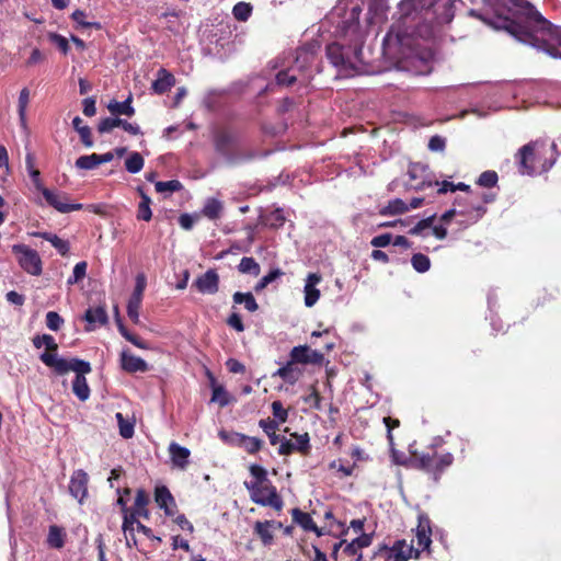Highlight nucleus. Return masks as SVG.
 Listing matches in <instances>:
<instances>
[{
	"mask_svg": "<svg viewBox=\"0 0 561 561\" xmlns=\"http://www.w3.org/2000/svg\"><path fill=\"white\" fill-rule=\"evenodd\" d=\"M138 192L140 194L141 201L138 205L137 210V219L150 221L152 217V211L150 208L151 199L150 197L142 191L141 187H138Z\"/></svg>",
	"mask_w": 561,
	"mask_h": 561,
	"instance_id": "obj_32",
	"label": "nucleus"
},
{
	"mask_svg": "<svg viewBox=\"0 0 561 561\" xmlns=\"http://www.w3.org/2000/svg\"><path fill=\"white\" fill-rule=\"evenodd\" d=\"M42 194L46 203L61 214H68L83 208V205L80 203H69V196L65 192L43 188Z\"/></svg>",
	"mask_w": 561,
	"mask_h": 561,
	"instance_id": "obj_9",
	"label": "nucleus"
},
{
	"mask_svg": "<svg viewBox=\"0 0 561 561\" xmlns=\"http://www.w3.org/2000/svg\"><path fill=\"white\" fill-rule=\"evenodd\" d=\"M238 271L241 274H249L252 276H259L261 273L260 264L251 256H244L241 259Z\"/></svg>",
	"mask_w": 561,
	"mask_h": 561,
	"instance_id": "obj_37",
	"label": "nucleus"
},
{
	"mask_svg": "<svg viewBox=\"0 0 561 561\" xmlns=\"http://www.w3.org/2000/svg\"><path fill=\"white\" fill-rule=\"evenodd\" d=\"M138 515L135 514L131 510L127 511V512H124L123 513V525H122V529L125 534L129 533L130 535V540L133 541V545L136 546L137 545V540H136V537L134 535V525L137 523H140L138 520Z\"/></svg>",
	"mask_w": 561,
	"mask_h": 561,
	"instance_id": "obj_35",
	"label": "nucleus"
},
{
	"mask_svg": "<svg viewBox=\"0 0 561 561\" xmlns=\"http://www.w3.org/2000/svg\"><path fill=\"white\" fill-rule=\"evenodd\" d=\"M513 5L519 9V14L524 18V23L504 18L501 19L499 28H503L523 43L536 45L538 38L533 34V28L540 32H549L552 24L545 19L536 8L526 0H510Z\"/></svg>",
	"mask_w": 561,
	"mask_h": 561,
	"instance_id": "obj_1",
	"label": "nucleus"
},
{
	"mask_svg": "<svg viewBox=\"0 0 561 561\" xmlns=\"http://www.w3.org/2000/svg\"><path fill=\"white\" fill-rule=\"evenodd\" d=\"M294 362L290 359L284 365L283 367L278 368L274 376H278L282 378L285 382L289 385H294L300 377L301 370L298 369Z\"/></svg>",
	"mask_w": 561,
	"mask_h": 561,
	"instance_id": "obj_25",
	"label": "nucleus"
},
{
	"mask_svg": "<svg viewBox=\"0 0 561 561\" xmlns=\"http://www.w3.org/2000/svg\"><path fill=\"white\" fill-rule=\"evenodd\" d=\"M211 402H217L221 408L227 407L231 402L230 394L222 385L214 386Z\"/></svg>",
	"mask_w": 561,
	"mask_h": 561,
	"instance_id": "obj_43",
	"label": "nucleus"
},
{
	"mask_svg": "<svg viewBox=\"0 0 561 561\" xmlns=\"http://www.w3.org/2000/svg\"><path fill=\"white\" fill-rule=\"evenodd\" d=\"M154 502L164 511L167 516H174L176 503L170 490L165 485H159L154 489Z\"/></svg>",
	"mask_w": 561,
	"mask_h": 561,
	"instance_id": "obj_15",
	"label": "nucleus"
},
{
	"mask_svg": "<svg viewBox=\"0 0 561 561\" xmlns=\"http://www.w3.org/2000/svg\"><path fill=\"white\" fill-rule=\"evenodd\" d=\"M33 237L42 238L51 243V245L58 251V253L62 256H66L70 250V244L67 240L59 238L57 234L51 232H31Z\"/></svg>",
	"mask_w": 561,
	"mask_h": 561,
	"instance_id": "obj_24",
	"label": "nucleus"
},
{
	"mask_svg": "<svg viewBox=\"0 0 561 561\" xmlns=\"http://www.w3.org/2000/svg\"><path fill=\"white\" fill-rule=\"evenodd\" d=\"M149 501L150 500L147 492L144 489H138L136 492L135 503L131 511L139 517L148 519L149 511L147 510V505L149 504Z\"/></svg>",
	"mask_w": 561,
	"mask_h": 561,
	"instance_id": "obj_28",
	"label": "nucleus"
},
{
	"mask_svg": "<svg viewBox=\"0 0 561 561\" xmlns=\"http://www.w3.org/2000/svg\"><path fill=\"white\" fill-rule=\"evenodd\" d=\"M411 264L417 273H425L431 268V260L423 253H415L411 257Z\"/></svg>",
	"mask_w": 561,
	"mask_h": 561,
	"instance_id": "obj_45",
	"label": "nucleus"
},
{
	"mask_svg": "<svg viewBox=\"0 0 561 561\" xmlns=\"http://www.w3.org/2000/svg\"><path fill=\"white\" fill-rule=\"evenodd\" d=\"M122 368L130 374L145 373L148 370V364L145 359L139 356L133 355L127 351H123L121 354Z\"/></svg>",
	"mask_w": 561,
	"mask_h": 561,
	"instance_id": "obj_18",
	"label": "nucleus"
},
{
	"mask_svg": "<svg viewBox=\"0 0 561 561\" xmlns=\"http://www.w3.org/2000/svg\"><path fill=\"white\" fill-rule=\"evenodd\" d=\"M48 39L55 44L64 55L68 54L70 47L68 39L65 36L57 33H48Z\"/></svg>",
	"mask_w": 561,
	"mask_h": 561,
	"instance_id": "obj_54",
	"label": "nucleus"
},
{
	"mask_svg": "<svg viewBox=\"0 0 561 561\" xmlns=\"http://www.w3.org/2000/svg\"><path fill=\"white\" fill-rule=\"evenodd\" d=\"M28 102H30V90L27 88H23L19 94L18 113H19L20 124L24 129L27 128L26 110H27Z\"/></svg>",
	"mask_w": 561,
	"mask_h": 561,
	"instance_id": "obj_31",
	"label": "nucleus"
},
{
	"mask_svg": "<svg viewBox=\"0 0 561 561\" xmlns=\"http://www.w3.org/2000/svg\"><path fill=\"white\" fill-rule=\"evenodd\" d=\"M415 537L417 545L415 549H420L421 553L426 552L430 556L432 543V523L426 514L419 515Z\"/></svg>",
	"mask_w": 561,
	"mask_h": 561,
	"instance_id": "obj_12",
	"label": "nucleus"
},
{
	"mask_svg": "<svg viewBox=\"0 0 561 561\" xmlns=\"http://www.w3.org/2000/svg\"><path fill=\"white\" fill-rule=\"evenodd\" d=\"M325 54L330 62L335 67H347L350 65L344 47L336 42L327 45Z\"/></svg>",
	"mask_w": 561,
	"mask_h": 561,
	"instance_id": "obj_22",
	"label": "nucleus"
},
{
	"mask_svg": "<svg viewBox=\"0 0 561 561\" xmlns=\"http://www.w3.org/2000/svg\"><path fill=\"white\" fill-rule=\"evenodd\" d=\"M231 443L243 448L250 455L259 453L264 444L263 440L257 437L241 433H234Z\"/></svg>",
	"mask_w": 561,
	"mask_h": 561,
	"instance_id": "obj_19",
	"label": "nucleus"
},
{
	"mask_svg": "<svg viewBox=\"0 0 561 561\" xmlns=\"http://www.w3.org/2000/svg\"><path fill=\"white\" fill-rule=\"evenodd\" d=\"M116 420L119 427V434L124 438H130L134 435V424L126 420L121 412L116 413Z\"/></svg>",
	"mask_w": 561,
	"mask_h": 561,
	"instance_id": "obj_48",
	"label": "nucleus"
},
{
	"mask_svg": "<svg viewBox=\"0 0 561 561\" xmlns=\"http://www.w3.org/2000/svg\"><path fill=\"white\" fill-rule=\"evenodd\" d=\"M116 127L123 128L126 133L133 136L142 135V131L138 124L130 123L119 117H116Z\"/></svg>",
	"mask_w": 561,
	"mask_h": 561,
	"instance_id": "obj_56",
	"label": "nucleus"
},
{
	"mask_svg": "<svg viewBox=\"0 0 561 561\" xmlns=\"http://www.w3.org/2000/svg\"><path fill=\"white\" fill-rule=\"evenodd\" d=\"M278 422H276L275 420H272L270 417L265 419V420H260L259 422V426L263 430V432L267 435L268 439H270V444L271 445H276V444H280L282 443V438L280 435L276 434V430L278 428Z\"/></svg>",
	"mask_w": 561,
	"mask_h": 561,
	"instance_id": "obj_29",
	"label": "nucleus"
},
{
	"mask_svg": "<svg viewBox=\"0 0 561 561\" xmlns=\"http://www.w3.org/2000/svg\"><path fill=\"white\" fill-rule=\"evenodd\" d=\"M169 453L173 465L180 469H185L188 465L191 451L188 448L172 442L169 446Z\"/></svg>",
	"mask_w": 561,
	"mask_h": 561,
	"instance_id": "obj_23",
	"label": "nucleus"
},
{
	"mask_svg": "<svg viewBox=\"0 0 561 561\" xmlns=\"http://www.w3.org/2000/svg\"><path fill=\"white\" fill-rule=\"evenodd\" d=\"M293 522L301 527L305 531H313L318 537L324 535L323 528L317 526L309 513L302 512L300 508L295 507L290 512Z\"/></svg>",
	"mask_w": 561,
	"mask_h": 561,
	"instance_id": "obj_16",
	"label": "nucleus"
},
{
	"mask_svg": "<svg viewBox=\"0 0 561 561\" xmlns=\"http://www.w3.org/2000/svg\"><path fill=\"white\" fill-rule=\"evenodd\" d=\"M147 279L144 274H138L131 296L127 304V314L133 323H139V310L142 302L144 291L146 289Z\"/></svg>",
	"mask_w": 561,
	"mask_h": 561,
	"instance_id": "obj_11",
	"label": "nucleus"
},
{
	"mask_svg": "<svg viewBox=\"0 0 561 561\" xmlns=\"http://www.w3.org/2000/svg\"><path fill=\"white\" fill-rule=\"evenodd\" d=\"M66 534L64 529L57 525L49 526L47 543L56 549H61L65 546Z\"/></svg>",
	"mask_w": 561,
	"mask_h": 561,
	"instance_id": "obj_33",
	"label": "nucleus"
},
{
	"mask_svg": "<svg viewBox=\"0 0 561 561\" xmlns=\"http://www.w3.org/2000/svg\"><path fill=\"white\" fill-rule=\"evenodd\" d=\"M175 84L174 76L164 68L157 71V79L151 84V90L156 94H164Z\"/></svg>",
	"mask_w": 561,
	"mask_h": 561,
	"instance_id": "obj_20",
	"label": "nucleus"
},
{
	"mask_svg": "<svg viewBox=\"0 0 561 561\" xmlns=\"http://www.w3.org/2000/svg\"><path fill=\"white\" fill-rule=\"evenodd\" d=\"M33 164H34L33 157L31 154H27L26 156V165L30 171V176L32 178L35 188L37 191H39L41 193H43V188H46V187L43 185V183L41 181L39 171L37 169H35Z\"/></svg>",
	"mask_w": 561,
	"mask_h": 561,
	"instance_id": "obj_47",
	"label": "nucleus"
},
{
	"mask_svg": "<svg viewBox=\"0 0 561 561\" xmlns=\"http://www.w3.org/2000/svg\"><path fill=\"white\" fill-rule=\"evenodd\" d=\"M274 526V520H257L254 524V534L261 539L264 546H270L273 542L274 536L272 533V527Z\"/></svg>",
	"mask_w": 561,
	"mask_h": 561,
	"instance_id": "obj_26",
	"label": "nucleus"
},
{
	"mask_svg": "<svg viewBox=\"0 0 561 561\" xmlns=\"http://www.w3.org/2000/svg\"><path fill=\"white\" fill-rule=\"evenodd\" d=\"M154 187L158 193L179 192L182 190L183 185L178 180H170V181H159L154 184Z\"/></svg>",
	"mask_w": 561,
	"mask_h": 561,
	"instance_id": "obj_51",
	"label": "nucleus"
},
{
	"mask_svg": "<svg viewBox=\"0 0 561 561\" xmlns=\"http://www.w3.org/2000/svg\"><path fill=\"white\" fill-rule=\"evenodd\" d=\"M114 128H116V117H105L98 124L100 134L111 133Z\"/></svg>",
	"mask_w": 561,
	"mask_h": 561,
	"instance_id": "obj_59",
	"label": "nucleus"
},
{
	"mask_svg": "<svg viewBox=\"0 0 561 561\" xmlns=\"http://www.w3.org/2000/svg\"><path fill=\"white\" fill-rule=\"evenodd\" d=\"M285 273L280 268H274L264 275L254 286L256 293L265 289L271 283L283 276Z\"/></svg>",
	"mask_w": 561,
	"mask_h": 561,
	"instance_id": "obj_38",
	"label": "nucleus"
},
{
	"mask_svg": "<svg viewBox=\"0 0 561 561\" xmlns=\"http://www.w3.org/2000/svg\"><path fill=\"white\" fill-rule=\"evenodd\" d=\"M95 98L89 96L82 101V112L85 116L92 117L96 114Z\"/></svg>",
	"mask_w": 561,
	"mask_h": 561,
	"instance_id": "obj_60",
	"label": "nucleus"
},
{
	"mask_svg": "<svg viewBox=\"0 0 561 561\" xmlns=\"http://www.w3.org/2000/svg\"><path fill=\"white\" fill-rule=\"evenodd\" d=\"M133 98L129 95L125 101L118 102V101H111L107 105V110L113 115H126L128 117H131L135 115V108L131 105Z\"/></svg>",
	"mask_w": 561,
	"mask_h": 561,
	"instance_id": "obj_27",
	"label": "nucleus"
},
{
	"mask_svg": "<svg viewBox=\"0 0 561 561\" xmlns=\"http://www.w3.org/2000/svg\"><path fill=\"white\" fill-rule=\"evenodd\" d=\"M272 413L278 424L285 423L288 417V411L284 408L283 403L278 400L272 402Z\"/></svg>",
	"mask_w": 561,
	"mask_h": 561,
	"instance_id": "obj_53",
	"label": "nucleus"
},
{
	"mask_svg": "<svg viewBox=\"0 0 561 561\" xmlns=\"http://www.w3.org/2000/svg\"><path fill=\"white\" fill-rule=\"evenodd\" d=\"M499 182V175L493 170L482 172L476 183L481 187L492 188L496 186Z\"/></svg>",
	"mask_w": 561,
	"mask_h": 561,
	"instance_id": "obj_42",
	"label": "nucleus"
},
{
	"mask_svg": "<svg viewBox=\"0 0 561 561\" xmlns=\"http://www.w3.org/2000/svg\"><path fill=\"white\" fill-rule=\"evenodd\" d=\"M232 300L234 304L244 305V308L250 312H255L259 309V305L252 295V293H241L237 291L232 296Z\"/></svg>",
	"mask_w": 561,
	"mask_h": 561,
	"instance_id": "obj_36",
	"label": "nucleus"
},
{
	"mask_svg": "<svg viewBox=\"0 0 561 561\" xmlns=\"http://www.w3.org/2000/svg\"><path fill=\"white\" fill-rule=\"evenodd\" d=\"M435 220V215H432L427 218L420 220L414 227L409 230V233L412 236H419L423 230L431 228Z\"/></svg>",
	"mask_w": 561,
	"mask_h": 561,
	"instance_id": "obj_57",
	"label": "nucleus"
},
{
	"mask_svg": "<svg viewBox=\"0 0 561 561\" xmlns=\"http://www.w3.org/2000/svg\"><path fill=\"white\" fill-rule=\"evenodd\" d=\"M64 324V319L56 311H48L46 313V325L51 331H58Z\"/></svg>",
	"mask_w": 561,
	"mask_h": 561,
	"instance_id": "obj_55",
	"label": "nucleus"
},
{
	"mask_svg": "<svg viewBox=\"0 0 561 561\" xmlns=\"http://www.w3.org/2000/svg\"><path fill=\"white\" fill-rule=\"evenodd\" d=\"M290 360L295 364H308L309 358V346L298 345L291 348L289 353Z\"/></svg>",
	"mask_w": 561,
	"mask_h": 561,
	"instance_id": "obj_39",
	"label": "nucleus"
},
{
	"mask_svg": "<svg viewBox=\"0 0 561 561\" xmlns=\"http://www.w3.org/2000/svg\"><path fill=\"white\" fill-rule=\"evenodd\" d=\"M244 486L250 492L252 502L263 506H271L277 511L282 510V497L278 495L277 490L272 482L254 485L248 484V481H245Z\"/></svg>",
	"mask_w": 561,
	"mask_h": 561,
	"instance_id": "obj_6",
	"label": "nucleus"
},
{
	"mask_svg": "<svg viewBox=\"0 0 561 561\" xmlns=\"http://www.w3.org/2000/svg\"><path fill=\"white\" fill-rule=\"evenodd\" d=\"M214 147L216 152L222 157L227 163L236 165L238 158L233 156L237 147V137L227 129L217 130L214 135Z\"/></svg>",
	"mask_w": 561,
	"mask_h": 561,
	"instance_id": "obj_8",
	"label": "nucleus"
},
{
	"mask_svg": "<svg viewBox=\"0 0 561 561\" xmlns=\"http://www.w3.org/2000/svg\"><path fill=\"white\" fill-rule=\"evenodd\" d=\"M88 483L89 476L84 470L77 469L72 472L68 489L69 493L77 499L80 504H82L88 496Z\"/></svg>",
	"mask_w": 561,
	"mask_h": 561,
	"instance_id": "obj_13",
	"label": "nucleus"
},
{
	"mask_svg": "<svg viewBox=\"0 0 561 561\" xmlns=\"http://www.w3.org/2000/svg\"><path fill=\"white\" fill-rule=\"evenodd\" d=\"M39 359L47 366L54 369L55 374L62 376L67 373L75 371L76 376L72 381V391L80 401H85L90 397V387L88 385L85 375L92 371L89 362L80 358H65L55 357L49 353H42Z\"/></svg>",
	"mask_w": 561,
	"mask_h": 561,
	"instance_id": "obj_3",
	"label": "nucleus"
},
{
	"mask_svg": "<svg viewBox=\"0 0 561 561\" xmlns=\"http://www.w3.org/2000/svg\"><path fill=\"white\" fill-rule=\"evenodd\" d=\"M227 324L234 329L237 332H243L244 331V324L242 322L241 316L237 312H232L228 319Z\"/></svg>",
	"mask_w": 561,
	"mask_h": 561,
	"instance_id": "obj_61",
	"label": "nucleus"
},
{
	"mask_svg": "<svg viewBox=\"0 0 561 561\" xmlns=\"http://www.w3.org/2000/svg\"><path fill=\"white\" fill-rule=\"evenodd\" d=\"M409 210V206L400 198L389 201V203L379 210L381 216H396Z\"/></svg>",
	"mask_w": 561,
	"mask_h": 561,
	"instance_id": "obj_34",
	"label": "nucleus"
},
{
	"mask_svg": "<svg viewBox=\"0 0 561 561\" xmlns=\"http://www.w3.org/2000/svg\"><path fill=\"white\" fill-rule=\"evenodd\" d=\"M411 466L428 476L434 483H437L446 470L453 465L454 456L448 451H438L431 446L422 451L411 453Z\"/></svg>",
	"mask_w": 561,
	"mask_h": 561,
	"instance_id": "obj_4",
	"label": "nucleus"
},
{
	"mask_svg": "<svg viewBox=\"0 0 561 561\" xmlns=\"http://www.w3.org/2000/svg\"><path fill=\"white\" fill-rule=\"evenodd\" d=\"M249 471L251 476L254 478V481L248 482V484L260 485L263 483L271 482L267 478V471L260 465L253 463L249 467Z\"/></svg>",
	"mask_w": 561,
	"mask_h": 561,
	"instance_id": "obj_41",
	"label": "nucleus"
},
{
	"mask_svg": "<svg viewBox=\"0 0 561 561\" xmlns=\"http://www.w3.org/2000/svg\"><path fill=\"white\" fill-rule=\"evenodd\" d=\"M291 436L296 439V442L294 443L290 439L283 437L278 447V454L282 456H289L294 453H299L302 456H308L311 450L309 434L293 433Z\"/></svg>",
	"mask_w": 561,
	"mask_h": 561,
	"instance_id": "obj_10",
	"label": "nucleus"
},
{
	"mask_svg": "<svg viewBox=\"0 0 561 561\" xmlns=\"http://www.w3.org/2000/svg\"><path fill=\"white\" fill-rule=\"evenodd\" d=\"M557 144L552 142L550 146L551 154L547 158L545 157L547 148L543 142L535 140L524 145L515 154L519 173L534 175L548 172L557 161Z\"/></svg>",
	"mask_w": 561,
	"mask_h": 561,
	"instance_id": "obj_2",
	"label": "nucleus"
},
{
	"mask_svg": "<svg viewBox=\"0 0 561 561\" xmlns=\"http://www.w3.org/2000/svg\"><path fill=\"white\" fill-rule=\"evenodd\" d=\"M75 164L80 170H92L100 165L98 153L81 156L76 160Z\"/></svg>",
	"mask_w": 561,
	"mask_h": 561,
	"instance_id": "obj_46",
	"label": "nucleus"
},
{
	"mask_svg": "<svg viewBox=\"0 0 561 561\" xmlns=\"http://www.w3.org/2000/svg\"><path fill=\"white\" fill-rule=\"evenodd\" d=\"M219 275L214 268H209L204 274L197 276L192 287L201 294L215 295L219 290Z\"/></svg>",
	"mask_w": 561,
	"mask_h": 561,
	"instance_id": "obj_14",
	"label": "nucleus"
},
{
	"mask_svg": "<svg viewBox=\"0 0 561 561\" xmlns=\"http://www.w3.org/2000/svg\"><path fill=\"white\" fill-rule=\"evenodd\" d=\"M439 8H442L440 12H438L437 9L434 10L436 22L438 24L450 23L455 15L454 2L451 0H444L443 4Z\"/></svg>",
	"mask_w": 561,
	"mask_h": 561,
	"instance_id": "obj_30",
	"label": "nucleus"
},
{
	"mask_svg": "<svg viewBox=\"0 0 561 561\" xmlns=\"http://www.w3.org/2000/svg\"><path fill=\"white\" fill-rule=\"evenodd\" d=\"M233 156L238 158L236 164H240L242 162L251 161L256 157V152L250 149L239 148L238 146L234 149Z\"/></svg>",
	"mask_w": 561,
	"mask_h": 561,
	"instance_id": "obj_58",
	"label": "nucleus"
},
{
	"mask_svg": "<svg viewBox=\"0 0 561 561\" xmlns=\"http://www.w3.org/2000/svg\"><path fill=\"white\" fill-rule=\"evenodd\" d=\"M392 241V234L391 233H382L379 236H376L371 239L370 244L375 248H385L389 245Z\"/></svg>",
	"mask_w": 561,
	"mask_h": 561,
	"instance_id": "obj_63",
	"label": "nucleus"
},
{
	"mask_svg": "<svg viewBox=\"0 0 561 561\" xmlns=\"http://www.w3.org/2000/svg\"><path fill=\"white\" fill-rule=\"evenodd\" d=\"M296 77L290 76L287 70H282L276 75V82L279 85H291L296 82Z\"/></svg>",
	"mask_w": 561,
	"mask_h": 561,
	"instance_id": "obj_64",
	"label": "nucleus"
},
{
	"mask_svg": "<svg viewBox=\"0 0 561 561\" xmlns=\"http://www.w3.org/2000/svg\"><path fill=\"white\" fill-rule=\"evenodd\" d=\"M321 282V275L317 273H310L307 277L305 285V305L312 307L320 298V290L316 288V285Z\"/></svg>",
	"mask_w": 561,
	"mask_h": 561,
	"instance_id": "obj_21",
	"label": "nucleus"
},
{
	"mask_svg": "<svg viewBox=\"0 0 561 561\" xmlns=\"http://www.w3.org/2000/svg\"><path fill=\"white\" fill-rule=\"evenodd\" d=\"M420 549H414L413 545H408L405 540H397L392 547L380 546L375 551L373 558H382L385 561H408L411 558L419 559Z\"/></svg>",
	"mask_w": 561,
	"mask_h": 561,
	"instance_id": "obj_5",
	"label": "nucleus"
},
{
	"mask_svg": "<svg viewBox=\"0 0 561 561\" xmlns=\"http://www.w3.org/2000/svg\"><path fill=\"white\" fill-rule=\"evenodd\" d=\"M144 158L139 152H131L125 161V168L129 173H138L144 168Z\"/></svg>",
	"mask_w": 561,
	"mask_h": 561,
	"instance_id": "obj_40",
	"label": "nucleus"
},
{
	"mask_svg": "<svg viewBox=\"0 0 561 561\" xmlns=\"http://www.w3.org/2000/svg\"><path fill=\"white\" fill-rule=\"evenodd\" d=\"M221 210H222L221 203L217 199H210L204 206L203 214L209 219H217V218H219Z\"/></svg>",
	"mask_w": 561,
	"mask_h": 561,
	"instance_id": "obj_49",
	"label": "nucleus"
},
{
	"mask_svg": "<svg viewBox=\"0 0 561 561\" xmlns=\"http://www.w3.org/2000/svg\"><path fill=\"white\" fill-rule=\"evenodd\" d=\"M285 222V216L282 209L277 208L273 211H271L266 218L265 224L270 226L271 228H278L282 227Z\"/></svg>",
	"mask_w": 561,
	"mask_h": 561,
	"instance_id": "obj_52",
	"label": "nucleus"
},
{
	"mask_svg": "<svg viewBox=\"0 0 561 561\" xmlns=\"http://www.w3.org/2000/svg\"><path fill=\"white\" fill-rule=\"evenodd\" d=\"M12 253L16 256L19 265L26 273L38 276L43 272V262L36 250L25 244L12 245Z\"/></svg>",
	"mask_w": 561,
	"mask_h": 561,
	"instance_id": "obj_7",
	"label": "nucleus"
},
{
	"mask_svg": "<svg viewBox=\"0 0 561 561\" xmlns=\"http://www.w3.org/2000/svg\"><path fill=\"white\" fill-rule=\"evenodd\" d=\"M83 320L88 323L85 331H93L98 325H105L108 322V316L104 306H98L95 308H88Z\"/></svg>",
	"mask_w": 561,
	"mask_h": 561,
	"instance_id": "obj_17",
	"label": "nucleus"
},
{
	"mask_svg": "<svg viewBox=\"0 0 561 561\" xmlns=\"http://www.w3.org/2000/svg\"><path fill=\"white\" fill-rule=\"evenodd\" d=\"M446 140L439 135L432 136L428 141V149L431 151H444Z\"/></svg>",
	"mask_w": 561,
	"mask_h": 561,
	"instance_id": "obj_62",
	"label": "nucleus"
},
{
	"mask_svg": "<svg viewBox=\"0 0 561 561\" xmlns=\"http://www.w3.org/2000/svg\"><path fill=\"white\" fill-rule=\"evenodd\" d=\"M252 13V5L248 2H238L232 8L233 18L240 22H245Z\"/></svg>",
	"mask_w": 561,
	"mask_h": 561,
	"instance_id": "obj_44",
	"label": "nucleus"
},
{
	"mask_svg": "<svg viewBox=\"0 0 561 561\" xmlns=\"http://www.w3.org/2000/svg\"><path fill=\"white\" fill-rule=\"evenodd\" d=\"M87 267H88V264L85 261L78 262L75 265L72 275L68 278L67 283L69 285H73V284H77L78 282L82 280L85 277Z\"/></svg>",
	"mask_w": 561,
	"mask_h": 561,
	"instance_id": "obj_50",
	"label": "nucleus"
}]
</instances>
